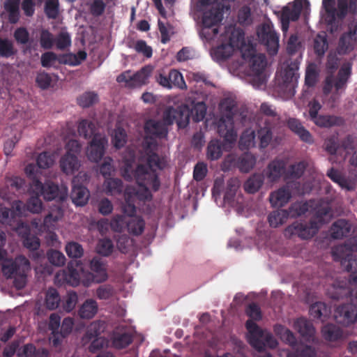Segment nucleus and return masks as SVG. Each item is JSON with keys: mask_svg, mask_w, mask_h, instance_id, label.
Returning a JSON list of instances; mask_svg holds the SVG:
<instances>
[{"mask_svg": "<svg viewBox=\"0 0 357 357\" xmlns=\"http://www.w3.org/2000/svg\"><path fill=\"white\" fill-rule=\"evenodd\" d=\"M156 166L151 167L146 164H138L134 169L132 162L127 160L121 169L122 176L128 181L135 180L138 185L136 187H127L125 192L135 200L148 201L152 199V194L149 188H151L153 192L159 190L160 181L156 170Z\"/></svg>", "mask_w": 357, "mask_h": 357, "instance_id": "obj_1", "label": "nucleus"}, {"mask_svg": "<svg viewBox=\"0 0 357 357\" xmlns=\"http://www.w3.org/2000/svg\"><path fill=\"white\" fill-rule=\"evenodd\" d=\"M168 125L165 121L149 119L144 123L146 136L144 140V150L146 162L150 167L156 166L158 170L164 169L167 161L163 156L159 155L155 151L158 149L157 139L166 138L168 134Z\"/></svg>", "mask_w": 357, "mask_h": 357, "instance_id": "obj_2", "label": "nucleus"}, {"mask_svg": "<svg viewBox=\"0 0 357 357\" xmlns=\"http://www.w3.org/2000/svg\"><path fill=\"white\" fill-rule=\"evenodd\" d=\"M15 231L22 238L24 246L30 251L29 258L37 264L35 268L36 271L42 273L50 274L52 273L51 268L47 265L43 266L45 261V257L44 251L39 249L40 242L38 237L31 234L29 225L24 222H17Z\"/></svg>", "mask_w": 357, "mask_h": 357, "instance_id": "obj_3", "label": "nucleus"}, {"mask_svg": "<svg viewBox=\"0 0 357 357\" xmlns=\"http://www.w3.org/2000/svg\"><path fill=\"white\" fill-rule=\"evenodd\" d=\"M245 328L248 332V342L256 350L261 351L266 347L274 349L278 346V342L273 335L262 330L255 322L247 320Z\"/></svg>", "mask_w": 357, "mask_h": 357, "instance_id": "obj_4", "label": "nucleus"}, {"mask_svg": "<svg viewBox=\"0 0 357 357\" xmlns=\"http://www.w3.org/2000/svg\"><path fill=\"white\" fill-rule=\"evenodd\" d=\"M31 188L36 195L43 196L48 201L56 199L63 202L67 198L66 190L60 191L59 186L52 182L43 183L38 179H35L31 184Z\"/></svg>", "mask_w": 357, "mask_h": 357, "instance_id": "obj_5", "label": "nucleus"}, {"mask_svg": "<svg viewBox=\"0 0 357 357\" xmlns=\"http://www.w3.org/2000/svg\"><path fill=\"white\" fill-rule=\"evenodd\" d=\"M223 13L219 7L212 8L204 13L202 16L203 30L207 40L214 38L218 33L216 26L222 21Z\"/></svg>", "mask_w": 357, "mask_h": 357, "instance_id": "obj_6", "label": "nucleus"}, {"mask_svg": "<svg viewBox=\"0 0 357 357\" xmlns=\"http://www.w3.org/2000/svg\"><path fill=\"white\" fill-rule=\"evenodd\" d=\"M163 119L168 125L175 122L179 128H185L191 119L189 105L183 104L176 107H169L164 112Z\"/></svg>", "mask_w": 357, "mask_h": 357, "instance_id": "obj_7", "label": "nucleus"}, {"mask_svg": "<svg viewBox=\"0 0 357 357\" xmlns=\"http://www.w3.org/2000/svg\"><path fill=\"white\" fill-rule=\"evenodd\" d=\"M319 225L315 220H310L309 222L296 221L285 229L284 234L289 237L296 235L302 239H309L317 233Z\"/></svg>", "mask_w": 357, "mask_h": 357, "instance_id": "obj_8", "label": "nucleus"}, {"mask_svg": "<svg viewBox=\"0 0 357 357\" xmlns=\"http://www.w3.org/2000/svg\"><path fill=\"white\" fill-rule=\"evenodd\" d=\"M258 36L267 48L271 55L278 53L279 48V35L275 31L273 26L269 24H264L258 31Z\"/></svg>", "mask_w": 357, "mask_h": 357, "instance_id": "obj_9", "label": "nucleus"}, {"mask_svg": "<svg viewBox=\"0 0 357 357\" xmlns=\"http://www.w3.org/2000/svg\"><path fill=\"white\" fill-rule=\"evenodd\" d=\"M107 143V139L104 134L94 135L86 150L89 160L95 162L100 160L105 155Z\"/></svg>", "mask_w": 357, "mask_h": 357, "instance_id": "obj_10", "label": "nucleus"}, {"mask_svg": "<svg viewBox=\"0 0 357 357\" xmlns=\"http://www.w3.org/2000/svg\"><path fill=\"white\" fill-rule=\"evenodd\" d=\"M1 268L4 276L7 278H13L21 268L30 270L31 266L29 259L26 257L20 255L15 260L4 259L1 262Z\"/></svg>", "mask_w": 357, "mask_h": 357, "instance_id": "obj_11", "label": "nucleus"}, {"mask_svg": "<svg viewBox=\"0 0 357 357\" xmlns=\"http://www.w3.org/2000/svg\"><path fill=\"white\" fill-rule=\"evenodd\" d=\"M302 9L303 4L301 0H294L291 3H288L282 8L280 20L283 32L287 31L290 21L296 22L299 19Z\"/></svg>", "mask_w": 357, "mask_h": 357, "instance_id": "obj_12", "label": "nucleus"}, {"mask_svg": "<svg viewBox=\"0 0 357 357\" xmlns=\"http://www.w3.org/2000/svg\"><path fill=\"white\" fill-rule=\"evenodd\" d=\"M217 131L226 142L233 143L236 140L237 134L234 130V119L229 116H222L218 122Z\"/></svg>", "mask_w": 357, "mask_h": 357, "instance_id": "obj_13", "label": "nucleus"}, {"mask_svg": "<svg viewBox=\"0 0 357 357\" xmlns=\"http://www.w3.org/2000/svg\"><path fill=\"white\" fill-rule=\"evenodd\" d=\"M151 70L152 68L150 66H146L132 76L130 75L128 72H125L119 75L116 80L118 82H126L130 86L141 85L146 83L150 76Z\"/></svg>", "mask_w": 357, "mask_h": 357, "instance_id": "obj_14", "label": "nucleus"}, {"mask_svg": "<svg viewBox=\"0 0 357 357\" xmlns=\"http://www.w3.org/2000/svg\"><path fill=\"white\" fill-rule=\"evenodd\" d=\"M91 270L96 273H89L87 279L84 281V285L89 286L92 282H102L107 279V274L104 268L101 259L98 257H94L90 262Z\"/></svg>", "mask_w": 357, "mask_h": 357, "instance_id": "obj_15", "label": "nucleus"}, {"mask_svg": "<svg viewBox=\"0 0 357 357\" xmlns=\"http://www.w3.org/2000/svg\"><path fill=\"white\" fill-rule=\"evenodd\" d=\"M255 52L252 47H249L248 51L242 52V57L245 60L249 59L252 70L256 74H260L266 66V59L264 54H255Z\"/></svg>", "mask_w": 357, "mask_h": 357, "instance_id": "obj_16", "label": "nucleus"}, {"mask_svg": "<svg viewBox=\"0 0 357 357\" xmlns=\"http://www.w3.org/2000/svg\"><path fill=\"white\" fill-rule=\"evenodd\" d=\"M291 183H287L270 194L269 201L273 207H282L289 202L291 197Z\"/></svg>", "mask_w": 357, "mask_h": 357, "instance_id": "obj_17", "label": "nucleus"}, {"mask_svg": "<svg viewBox=\"0 0 357 357\" xmlns=\"http://www.w3.org/2000/svg\"><path fill=\"white\" fill-rule=\"evenodd\" d=\"M335 0L322 1V6L326 12L324 21L329 26V29L331 33L337 31L339 27V22L338 21H336V8L335 7Z\"/></svg>", "mask_w": 357, "mask_h": 357, "instance_id": "obj_18", "label": "nucleus"}, {"mask_svg": "<svg viewBox=\"0 0 357 357\" xmlns=\"http://www.w3.org/2000/svg\"><path fill=\"white\" fill-rule=\"evenodd\" d=\"M288 128L296 135L300 139L307 144H312L314 138L311 133L305 128L302 123L297 119L290 118L287 121Z\"/></svg>", "mask_w": 357, "mask_h": 357, "instance_id": "obj_19", "label": "nucleus"}, {"mask_svg": "<svg viewBox=\"0 0 357 357\" xmlns=\"http://www.w3.org/2000/svg\"><path fill=\"white\" fill-rule=\"evenodd\" d=\"M286 162L282 160H273L267 166L265 169V175L268 181L273 183L278 179L285 172Z\"/></svg>", "mask_w": 357, "mask_h": 357, "instance_id": "obj_20", "label": "nucleus"}, {"mask_svg": "<svg viewBox=\"0 0 357 357\" xmlns=\"http://www.w3.org/2000/svg\"><path fill=\"white\" fill-rule=\"evenodd\" d=\"M352 225L349 221L344 219H339L334 222L331 227V236L334 239H342L349 235Z\"/></svg>", "mask_w": 357, "mask_h": 357, "instance_id": "obj_21", "label": "nucleus"}, {"mask_svg": "<svg viewBox=\"0 0 357 357\" xmlns=\"http://www.w3.org/2000/svg\"><path fill=\"white\" fill-rule=\"evenodd\" d=\"M335 314L337 319L339 317L341 319L339 321L347 326L354 323L357 317L356 310L349 304L339 306L336 309Z\"/></svg>", "mask_w": 357, "mask_h": 357, "instance_id": "obj_22", "label": "nucleus"}, {"mask_svg": "<svg viewBox=\"0 0 357 357\" xmlns=\"http://www.w3.org/2000/svg\"><path fill=\"white\" fill-rule=\"evenodd\" d=\"M70 197L75 205L84 206L88 202L89 192L88 189L82 185L75 184V181H73Z\"/></svg>", "mask_w": 357, "mask_h": 357, "instance_id": "obj_23", "label": "nucleus"}, {"mask_svg": "<svg viewBox=\"0 0 357 357\" xmlns=\"http://www.w3.org/2000/svg\"><path fill=\"white\" fill-rule=\"evenodd\" d=\"M310 213H313L318 222L322 223L324 218L328 215L331 212V208L328 203L322 200H312Z\"/></svg>", "mask_w": 357, "mask_h": 357, "instance_id": "obj_24", "label": "nucleus"}, {"mask_svg": "<svg viewBox=\"0 0 357 357\" xmlns=\"http://www.w3.org/2000/svg\"><path fill=\"white\" fill-rule=\"evenodd\" d=\"M61 170L66 174H72L78 170L79 164L77 157L73 153H66L60 160Z\"/></svg>", "mask_w": 357, "mask_h": 357, "instance_id": "obj_25", "label": "nucleus"}, {"mask_svg": "<svg viewBox=\"0 0 357 357\" xmlns=\"http://www.w3.org/2000/svg\"><path fill=\"white\" fill-rule=\"evenodd\" d=\"M323 337L329 342H336L343 338V331L339 326L328 324L323 326L321 329Z\"/></svg>", "mask_w": 357, "mask_h": 357, "instance_id": "obj_26", "label": "nucleus"}, {"mask_svg": "<svg viewBox=\"0 0 357 357\" xmlns=\"http://www.w3.org/2000/svg\"><path fill=\"white\" fill-rule=\"evenodd\" d=\"M295 328L301 335L307 340L313 337L315 330L312 324L303 317L298 319L294 323Z\"/></svg>", "mask_w": 357, "mask_h": 357, "instance_id": "obj_27", "label": "nucleus"}, {"mask_svg": "<svg viewBox=\"0 0 357 357\" xmlns=\"http://www.w3.org/2000/svg\"><path fill=\"white\" fill-rule=\"evenodd\" d=\"M265 126L260 128L257 131L258 138L259 139V146L261 149L266 148L273 139L272 128L274 125L269 123L267 119H265Z\"/></svg>", "mask_w": 357, "mask_h": 357, "instance_id": "obj_28", "label": "nucleus"}, {"mask_svg": "<svg viewBox=\"0 0 357 357\" xmlns=\"http://www.w3.org/2000/svg\"><path fill=\"white\" fill-rule=\"evenodd\" d=\"M48 352L45 349H36L33 344H26L17 351L18 357H47Z\"/></svg>", "mask_w": 357, "mask_h": 357, "instance_id": "obj_29", "label": "nucleus"}, {"mask_svg": "<svg viewBox=\"0 0 357 357\" xmlns=\"http://www.w3.org/2000/svg\"><path fill=\"white\" fill-rule=\"evenodd\" d=\"M103 188L107 195H121L123 190V183L120 178H108L105 180Z\"/></svg>", "mask_w": 357, "mask_h": 357, "instance_id": "obj_30", "label": "nucleus"}, {"mask_svg": "<svg viewBox=\"0 0 357 357\" xmlns=\"http://www.w3.org/2000/svg\"><path fill=\"white\" fill-rule=\"evenodd\" d=\"M264 181V176L262 174H254L245 182L244 190L248 193L254 194L261 188Z\"/></svg>", "mask_w": 357, "mask_h": 357, "instance_id": "obj_31", "label": "nucleus"}, {"mask_svg": "<svg viewBox=\"0 0 357 357\" xmlns=\"http://www.w3.org/2000/svg\"><path fill=\"white\" fill-rule=\"evenodd\" d=\"M313 204L312 199L305 202H295L291 204L287 213L288 218H296L304 215L307 212H310L311 204Z\"/></svg>", "mask_w": 357, "mask_h": 357, "instance_id": "obj_32", "label": "nucleus"}, {"mask_svg": "<svg viewBox=\"0 0 357 357\" xmlns=\"http://www.w3.org/2000/svg\"><path fill=\"white\" fill-rule=\"evenodd\" d=\"M98 309L97 302L92 298H89L86 300L81 305L78 314L81 318L89 319L96 315Z\"/></svg>", "mask_w": 357, "mask_h": 357, "instance_id": "obj_33", "label": "nucleus"}, {"mask_svg": "<svg viewBox=\"0 0 357 357\" xmlns=\"http://www.w3.org/2000/svg\"><path fill=\"white\" fill-rule=\"evenodd\" d=\"M145 222L138 216L128 217L126 227L128 231L134 235L139 236L144 230Z\"/></svg>", "mask_w": 357, "mask_h": 357, "instance_id": "obj_34", "label": "nucleus"}, {"mask_svg": "<svg viewBox=\"0 0 357 357\" xmlns=\"http://www.w3.org/2000/svg\"><path fill=\"white\" fill-rule=\"evenodd\" d=\"M105 323L102 321H95L87 327L84 340L90 341L93 338L99 337L105 330Z\"/></svg>", "mask_w": 357, "mask_h": 357, "instance_id": "obj_35", "label": "nucleus"}, {"mask_svg": "<svg viewBox=\"0 0 357 357\" xmlns=\"http://www.w3.org/2000/svg\"><path fill=\"white\" fill-rule=\"evenodd\" d=\"M189 105L191 119L194 122H199L204 119L206 113V106L204 102H192Z\"/></svg>", "mask_w": 357, "mask_h": 357, "instance_id": "obj_36", "label": "nucleus"}, {"mask_svg": "<svg viewBox=\"0 0 357 357\" xmlns=\"http://www.w3.org/2000/svg\"><path fill=\"white\" fill-rule=\"evenodd\" d=\"M79 135L84 137L85 139L93 137L94 135H101L100 133L96 132V128L91 121L84 119L82 120L77 128Z\"/></svg>", "mask_w": 357, "mask_h": 357, "instance_id": "obj_37", "label": "nucleus"}, {"mask_svg": "<svg viewBox=\"0 0 357 357\" xmlns=\"http://www.w3.org/2000/svg\"><path fill=\"white\" fill-rule=\"evenodd\" d=\"M133 341V337L130 333H116L112 337V345L114 348L121 349L128 347Z\"/></svg>", "mask_w": 357, "mask_h": 357, "instance_id": "obj_38", "label": "nucleus"}, {"mask_svg": "<svg viewBox=\"0 0 357 357\" xmlns=\"http://www.w3.org/2000/svg\"><path fill=\"white\" fill-rule=\"evenodd\" d=\"M238 188L239 181L236 178H229L227 183V188L224 195V202L229 204H232Z\"/></svg>", "mask_w": 357, "mask_h": 357, "instance_id": "obj_39", "label": "nucleus"}, {"mask_svg": "<svg viewBox=\"0 0 357 357\" xmlns=\"http://www.w3.org/2000/svg\"><path fill=\"white\" fill-rule=\"evenodd\" d=\"M256 163V158L249 153H245L238 156V169L241 172H250Z\"/></svg>", "mask_w": 357, "mask_h": 357, "instance_id": "obj_40", "label": "nucleus"}, {"mask_svg": "<svg viewBox=\"0 0 357 357\" xmlns=\"http://www.w3.org/2000/svg\"><path fill=\"white\" fill-rule=\"evenodd\" d=\"M128 47L134 49L136 52L142 54L146 58H151L152 56V47L148 45L144 40L129 42Z\"/></svg>", "mask_w": 357, "mask_h": 357, "instance_id": "obj_41", "label": "nucleus"}, {"mask_svg": "<svg viewBox=\"0 0 357 357\" xmlns=\"http://www.w3.org/2000/svg\"><path fill=\"white\" fill-rule=\"evenodd\" d=\"M255 145V132L251 129L245 130L241 135L239 147L241 150L249 149Z\"/></svg>", "mask_w": 357, "mask_h": 357, "instance_id": "obj_42", "label": "nucleus"}, {"mask_svg": "<svg viewBox=\"0 0 357 357\" xmlns=\"http://www.w3.org/2000/svg\"><path fill=\"white\" fill-rule=\"evenodd\" d=\"M0 222L8 225L15 230L17 222H23L21 220H16L12 214L10 209L4 207L0 208Z\"/></svg>", "mask_w": 357, "mask_h": 357, "instance_id": "obj_43", "label": "nucleus"}, {"mask_svg": "<svg viewBox=\"0 0 357 357\" xmlns=\"http://www.w3.org/2000/svg\"><path fill=\"white\" fill-rule=\"evenodd\" d=\"M98 100V94L93 91H86L80 95L77 99V104L82 108L92 106Z\"/></svg>", "mask_w": 357, "mask_h": 357, "instance_id": "obj_44", "label": "nucleus"}, {"mask_svg": "<svg viewBox=\"0 0 357 357\" xmlns=\"http://www.w3.org/2000/svg\"><path fill=\"white\" fill-rule=\"evenodd\" d=\"M287 218L288 214L287 213V210L282 209L270 213L268 217V220L271 227H277L282 225Z\"/></svg>", "mask_w": 357, "mask_h": 357, "instance_id": "obj_45", "label": "nucleus"}, {"mask_svg": "<svg viewBox=\"0 0 357 357\" xmlns=\"http://www.w3.org/2000/svg\"><path fill=\"white\" fill-rule=\"evenodd\" d=\"M60 296L54 288H49L45 297V305L49 310H55L60 303Z\"/></svg>", "mask_w": 357, "mask_h": 357, "instance_id": "obj_46", "label": "nucleus"}, {"mask_svg": "<svg viewBox=\"0 0 357 357\" xmlns=\"http://www.w3.org/2000/svg\"><path fill=\"white\" fill-rule=\"evenodd\" d=\"M309 312L312 317L321 319L328 316V310L324 303L317 302L310 306Z\"/></svg>", "mask_w": 357, "mask_h": 357, "instance_id": "obj_47", "label": "nucleus"}, {"mask_svg": "<svg viewBox=\"0 0 357 357\" xmlns=\"http://www.w3.org/2000/svg\"><path fill=\"white\" fill-rule=\"evenodd\" d=\"M62 278L66 283L73 287L79 285L80 281L79 272L75 268L70 266L68 267L66 271H63Z\"/></svg>", "mask_w": 357, "mask_h": 357, "instance_id": "obj_48", "label": "nucleus"}, {"mask_svg": "<svg viewBox=\"0 0 357 357\" xmlns=\"http://www.w3.org/2000/svg\"><path fill=\"white\" fill-rule=\"evenodd\" d=\"M350 74L351 69L349 67H342L340 69L337 78L333 82L334 86L337 91L345 86Z\"/></svg>", "mask_w": 357, "mask_h": 357, "instance_id": "obj_49", "label": "nucleus"}, {"mask_svg": "<svg viewBox=\"0 0 357 357\" xmlns=\"http://www.w3.org/2000/svg\"><path fill=\"white\" fill-rule=\"evenodd\" d=\"M40 47L44 50H50L53 47L55 42V37L47 29H42L39 38Z\"/></svg>", "mask_w": 357, "mask_h": 357, "instance_id": "obj_50", "label": "nucleus"}, {"mask_svg": "<svg viewBox=\"0 0 357 357\" xmlns=\"http://www.w3.org/2000/svg\"><path fill=\"white\" fill-rule=\"evenodd\" d=\"M96 249L98 254L104 257H108L113 252V242L108 238L100 239L98 242Z\"/></svg>", "mask_w": 357, "mask_h": 357, "instance_id": "obj_51", "label": "nucleus"}, {"mask_svg": "<svg viewBox=\"0 0 357 357\" xmlns=\"http://www.w3.org/2000/svg\"><path fill=\"white\" fill-rule=\"evenodd\" d=\"M222 148L218 140H211L207 146V158L211 160L219 159L222 155Z\"/></svg>", "mask_w": 357, "mask_h": 357, "instance_id": "obj_52", "label": "nucleus"}, {"mask_svg": "<svg viewBox=\"0 0 357 357\" xmlns=\"http://www.w3.org/2000/svg\"><path fill=\"white\" fill-rule=\"evenodd\" d=\"M338 121L339 118L335 116L319 115L312 122L319 127L330 128L337 125Z\"/></svg>", "mask_w": 357, "mask_h": 357, "instance_id": "obj_53", "label": "nucleus"}, {"mask_svg": "<svg viewBox=\"0 0 357 357\" xmlns=\"http://www.w3.org/2000/svg\"><path fill=\"white\" fill-rule=\"evenodd\" d=\"M66 252L70 258H80L84 255V249L82 246L77 242H69L66 245Z\"/></svg>", "mask_w": 357, "mask_h": 357, "instance_id": "obj_54", "label": "nucleus"}, {"mask_svg": "<svg viewBox=\"0 0 357 357\" xmlns=\"http://www.w3.org/2000/svg\"><path fill=\"white\" fill-rule=\"evenodd\" d=\"M234 48L231 43L222 44L214 50V54L218 60L225 61L233 54Z\"/></svg>", "mask_w": 357, "mask_h": 357, "instance_id": "obj_55", "label": "nucleus"}, {"mask_svg": "<svg viewBox=\"0 0 357 357\" xmlns=\"http://www.w3.org/2000/svg\"><path fill=\"white\" fill-rule=\"evenodd\" d=\"M16 53L13 43L6 38H0V56L9 58Z\"/></svg>", "mask_w": 357, "mask_h": 357, "instance_id": "obj_56", "label": "nucleus"}, {"mask_svg": "<svg viewBox=\"0 0 357 357\" xmlns=\"http://www.w3.org/2000/svg\"><path fill=\"white\" fill-rule=\"evenodd\" d=\"M169 79H170L172 88L173 86H176L181 89H184L186 88V84L183 77V75L177 70L172 69L169 71Z\"/></svg>", "mask_w": 357, "mask_h": 357, "instance_id": "obj_57", "label": "nucleus"}, {"mask_svg": "<svg viewBox=\"0 0 357 357\" xmlns=\"http://www.w3.org/2000/svg\"><path fill=\"white\" fill-rule=\"evenodd\" d=\"M47 258L51 264L56 266H61L66 261V257L63 253L52 249L47 252Z\"/></svg>", "mask_w": 357, "mask_h": 357, "instance_id": "obj_58", "label": "nucleus"}, {"mask_svg": "<svg viewBox=\"0 0 357 357\" xmlns=\"http://www.w3.org/2000/svg\"><path fill=\"white\" fill-rule=\"evenodd\" d=\"M8 186L14 192L20 194L23 193L26 190V182L24 179L19 176H15L7 181Z\"/></svg>", "mask_w": 357, "mask_h": 357, "instance_id": "obj_59", "label": "nucleus"}, {"mask_svg": "<svg viewBox=\"0 0 357 357\" xmlns=\"http://www.w3.org/2000/svg\"><path fill=\"white\" fill-rule=\"evenodd\" d=\"M54 44L56 48L60 50H64L71 45V38L66 31L60 32L55 38Z\"/></svg>", "mask_w": 357, "mask_h": 357, "instance_id": "obj_60", "label": "nucleus"}, {"mask_svg": "<svg viewBox=\"0 0 357 357\" xmlns=\"http://www.w3.org/2000/svg\"><path fill=\"white\" fill-rule=\"evenodd\" d=\"M328 47L326 37L318 35L314 40V50L317 55L322 56Z\"/></svg>", "mask_w": 357, "mask_h": 357, "instance_id": "obj_61", "label": "nucleus"}, {"mask_svg": "<svg viewBox=\"0 0 357 357\" xmlns=\"http://www.w3.org/2000/svg\"><path fill=\"white\" fill-rule=\"evenodd\" d=\"M128 217L122 215L114 216L110 222L111 229L116 232H122L126 227Z\"/></svg>", "mask_w": 357, "mask_h": 357, "instance_id": "obj_62", "label": "nucleus"}, {"mask_svg": "<svg viewBox=\"0 0 357 357\" xmlns=\"http://www.w3.org/2000/svg\"><path fill=\"white\" fill-rule=\"evenodd\" d=\"M115 294V290L111 284H102L96 289V296L100 300H108Z\"/></svg>", "mask_w": 357, "mask_h": 357, "instance_id": "obj_63", "label": "nucleus"}, {"mask_svg": "<svg viewBox=\"0 0 357 357\" xmlns=\"http://www.w3.org/2000/svg\"><path fill=\"white\" fill-rule=\"evenodd\" d=\"M245 314L249 317V320H251L253 322L259 321L262 318L261 309L255 303H252L248 305L245 310Z\"/></svg>", "mask_w": 357, "mask_h": 357, "instance_id": "obj_64", "label": "nucleus"}]
</instances>
